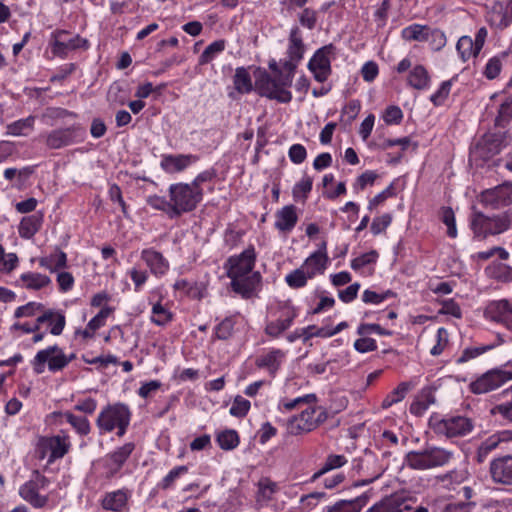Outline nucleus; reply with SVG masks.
<instances>
[{
	"label": "nucleus",
	"instance_id": "cd10ccee",
	"mask_svg": "<svg viewBox=\"0 0 512 512\" xmlns=\"http://www.w3.org/2000/svg\"><path fill=\"white\" fill-rule=\"evenodd\" d=\"M369 497L362 494L352 500H339L328 506L326 512H360L367 504Z\"/></svg>",
	"mask_w": 512,
	"mask_h": 512
},
{
	"label": "nucleus",
	"instance_id": "f03ea898",
	"mask_svg": "<svg viewBox=\"0 0 512 512\" xmlns=\"http://www.w3.org/2000/svg\"><path fill=\"white\" fill-rule=\"evenodd\" d=\"M293 77L294 73L289 70L279 72V75H270L264 71L256 79V89L261 96L280 103H289L292 100V94L288 88L292 84Z\"/></svg>",
	"mask_w": 512,
	"mask_h": 512
},
{
	"label": "nucleus",
	"instance_id": "bb28decb",
	"mask_svg": "<svg viewBox=\"0 0 512 512\" xmlns=\"http://www.w3.org/2000/svg\"><path fill=\"white\" fill-rule=\"evenodd\" d=\"M285 357V352L280 349H273L267 354L262 355L256 359V366L258 368H265L271 376H275L279 370L282 361Z\"/></svg>",
	"mask_w": 512,
	"mask_h": 512
},
{
	"label": "nucleus",
	"instance_id": "a211bd4d",
	"mask_svg": "<svg viewBox=\"0 0 512 512\" xmlns=\"http://www.w3.org/2000/svg\"><path fill=\"white\" fill-rule=\"evenodd\" d=\"M305 46L297 27L293 28L289 36L287 54L289 59L283 63V69L295 73L298 63L303 58Z\"/></svg>",
	"mask_w": 512,
	"mask_h": 512
},
{
	"label": "nucleus",
	"instance_id": "423d86ee",
	"mask_svg": "<svg viewBox=\"0 0 512 512\" xmlns=\"http://www.w3.org/2000/svg\"><path fill=\"white\" fill-rule=\"evenodd\" d=\"M453 453L440 447H428L421 451H410L405 455V464L414 470H428L446 465Z\"/></svg>",
	"mask_w": 512,
	"mask_h": 512
},
{
	"label": "nucleus",
	"instance_id": "6ab92c4d",
	"mask_svg": "<svg viewBox=\"0 0 512 512\" xmlns=\"http://www.w3.org/2000/svg\"><path fill=\"white\" fill-rule=\"evenodd\" d=\"M485 315L488 319L503 324L507 329L512 330V306L506 299L490 302Z\"/></svg>",
	"mask_w": 512,
	"mask_h": 512
},
{
	"label": "nucleus",
	"instance_id": "6e6d98bb",
	"mask_svg": "<svg viewBox=\"0 0 512 512\" xmlns=\"http://www.w3.org/2000/svg\"><path fill=\"white\" fill-rule=\"evenodd\" d=\"M390 297H395V293L391 290H387L383 293H377L367 289L363 292L362 300L367 304H379Z\"/></svg>",
	"mask_w": 512,
	"mask_h": 512
},
{
	"label": "nucleus",
	"instance_id": "0eeeda50",
	"mask_svg": "<svg viewBox=\"0 0 512 512\" xmlns=\"http://www.w3.org/2000/svg\"><path fill=\"white\" fill-rule=\"evenodd\" d=\"M66 355L58 345L49 346L35 355L32 366L36 374L45 371L46 364L50 372L61 371L65 368Z\"/></svg>",
	"mask_w": 512,
	"mask_h": 512
},
{
	"label": "nucleus",
	"instance_id": "473e14b6",
	"mask_svg": "<svg viewBox=\"0 0 512 512\" xmlns=\"http://www.w3.org/2000/svg\"><path fill=\"white\" fill-rule=\"evenodd\" d=\"M39 264L41 267L49 270L50 272H55L58 269L65 268L67 265V256L61 250H56L54 253L46 257H42L39 260Z\"/></svg>",
	"mask_w": 512,
	"mask_h": 512
},
{
	"label": "nucleus",
	"instance_id": "f257e3e1",
	"mask_svg": "<svg viewBox=\"0 0 512 512\" xmlns=\"http://www.w3.org/2000/svg\"><path fill=\"white\" fill-rule=\"evenodd\" d=\"M255 261L256 252L254 247L250 246L240 255L231 256L226 263L232 290L245 299L253 297L261 284V274L253 271Z\"/></svg>",
	"mask_w": 512,
	"mask_h": 512
},
{
	"label": "nucleus",
	"instance_id": "7ed1b4c3",
	"mask_svg": "<svg viewBox=\"0 0 512 512\" xmlns=\"http://www.w3.org/2000/svg\"><path fill=\"white\" fill-rule=\"evenodd\" d=\"M471 228L474 236L481 240L490 235L501 234L512 228V210L492 217L486 216L482 212H476L471 220Z\"/></svg>",
	"mask_w": 512,
	"mask_h": 512
},
{
	"label": "nucleus",
	"instance_id": "052dcab7",
	"mask_svg": "<svg viewBox=\"0 0 512 512\" xmlns=\"http://www.w3.org/2000/svg\"><path fill=\"white\" fill-rule=\"evenodd\" d=\"M442 221L447 226L448 236L451 238H455L457 236L455 215L450 207L442 208Z\"/></svg>",
	"mask_w": 512,
	"mask_h": 512
},
{
	"label": "nucleus",
	"instance_id": "79ce46f5",
	"mask_svg": "<svg viewBox=\"0 0 512 512\" xmlns=\"http://www.w3.org/2000/svg\"><path fill=\"white\" fill-rule=\"evenodd\" d=\"M429 27L413 24L403 29L402 37L408 41H426Z\"/></svg>",
	"mask_w": 512,
	"mask_h": 512
},
{
	"label": "nucleus",
	"instance_id": "2f4dec72",
	"mask_svg": "<svg viewBox=\"0 0 512 512\" xmlns=\"http://www.w3.org/2000/svg\"><path fill=\"white\" fill-rule=\"evenodd\" d=\"M408 84L417 90H424L429 87L430 76L422 65L415 66L408 75Z\"/></svg>",
	"mask_w": 512,
	"mask_h": 512
},
{
	"label": "nucleus",
	"instance_id": "39448f33",
	"mask_svg": "<svg viewBox=\"0 0 512 512\" xmlns=\"http://www.w3.org/2000/svg\"><path fill=\"white\" fill-rule=\"evenodd\" d=\"M131 412L125 404L116 403L106 406L98 415L96 425L100 434L117 429V435L122 437L129 426Z\"/></svg>",
	"mask_w": 512,
	"mask_h": 512
},
{
	"label": "nucleus",
	"instance_id": "864d4df0",
	"mask_svg": "<svg viewBox=\"0 0 512 512\" xmlns=\"http://www.w3.org/2000/svg\"><path fill=\"white\" fill-rule=\"evenodd\" d=\"M113 313V308L109 306L103 307L97 315H95L87 324L88 328L93 332L97 331L105 325L106 319Z\"/></svg>",
	"mask_w": 512,
	"mask_h": 512
},
{
	"label": "nucleus",
	"instance_id": "4be33fe9",
	"mask_svg": "<svg viewBox=\"0 0 512 512\" xmlns=\"http://www.w3.org/2000/svg\"><path fill=\"white\" fill-rule=\"evenodd\" d=\"M501 145V135L485 134L475 145L474 153L483 159H489L501 151Z\"/></svg>",
	"mask_w": 512,
	"mask_h": 512
},
{
	"label": "nucleus",
	"instance_id": "58836bf2",
	"mask_svg": "<svg viewBox=\"0 0 512 512\" xmlns=\"http://www.w3.org/2000/svg\"><path fill=\"white\" fill-rule=\"evenodd\" d=\"M456 49L463 61H467L471 57H476L480 53L476 52L475 42H473V39L469 36L460 37Z\"/></svg>",
	"mask_w": 512,
	"mask_h": 512
},
{
	"label": "nucleus",
	"instance_id": "5701e85b",
	"mask_svg": "<svg viewBox=\"0 0 512 512\" xmlns=\"http://www.w3.org/2000/svg\"><path fill=\"white\" fill-rule=\"evenodd\" d=\"M141 259L154 275H163L169 269L168 261L160 252L154 249H144L141 252Z\"/></svg>",
	"mask_w": 512,
	"mask_h": 512
},
{
	"label": "nucleus",
	"instance_id": "774afa93",
	"mask_svg": "<svg viewBox=\"0 0 512 512\" xmlns=\"http://www.w3.org/2000/svg\"><path fill=\"white\" fill-rule=\"evenodd\" d=\"M288 156L294 164H301L307 157L306 148L301 144H293L289 148Z\"/></svg>",
	"mask_w": 512,
	"mask_h": 512
},
{
	"label": "nucleus",
	"instance_id": "2eb2a0df",
	"mask_svg": "<svg viewBox=\"0 0 512 512\" xmlns=\"http://www.w3.org/2000/svg\"><path fill=\"white\" fill-rule=\"evenodd\" d=\"M316 412L315 407H309L303 410L299 415L290 418L287 423V432L291 435H301L316 429L317 422L314 421Z\"/></svg>",
	"mask_w": 512,
	"mask_h": 512
},
{
	"label": "nucleus",
	"instance_id": "a19ab883",
	"mask_svg": "<svg viewBox=\"0 0 512 512\" xmlns=\"http://www.w3.org/2000/svg\"><path fill=\"white\" fill-rule=\"evenodd\" d=\"M409 391V384L407 382L400 383L397 388L391 391L382 401V408L387 409L392 405L403 400Z\"/></svg>",
	"mask_w": 512,
	"mask_h": 512
},
{
	"label": "nucleus",
	"instance_id": "de8ad7c7",
	"mask_svg": "<svg viewBox=\"0 0 512 512\" xmlns=\"http://www.w3.org/2000/svg\"><path fill=\"white\" fill-rule=\"evenodd\" d=\"M172 317V313L161 303H156L153 305L151 321L154 324L158 326H164L172 320Z\"/></svg>",
	"mask_w": 512,
	"mask_h": 512
},
{
	"label": "nucleus",
	"instance_id": "72a5a7b5",
	"mask_svg": "<svg viewBox=\"0 0 512 512\" xmlns=\"http://www.w3.org/2000/svg\"><path fill=\"white\" fill-rule=\"evenodd\" d=\"M42 216L30 215L24 217L19 224V234L22 238L29 239L33 237L40 229Z\"/></svg>",
	"mask_w": 512,
	"mask_h": 512
},
{
	"label": "nucleus",
	"instance_id": "9d476101",
	"mask_svg": "<svg viewBox=\"0 0 512 512\" xmlns=\"http://www.w3.org/2000/svg\"><path fill=\"white\" fill-rule=\"evenodd\" d=\"M479 201L488 208L498 210L512 204V182L505 181L493 188L484 190Z\"/></svg>",
	"mask_w": 512,
	"mask_h": 512
},
{
	"label": "nucleus",
	"instance_id": "b1692460",
	"mask_svg": "<svg viewBox=\"0 0 512 512\" xmlns=\"http://www.w3.org/2000/svg\"><path fill=\"white\" fill-rule=\"evenodd\" d=\"M197 159L194 155H166L162 158L161 167L168 173L181 172Z\"/></svg>",
	"mask_w": 512,
	"mask_h": 512
},
{
	"label": "nucleus",
	"instance_id": "4c0bfd02",
	"mask_svg": "<svg viewBox=\"0 0 512 512\" xmlns=\"http://www.w3.org/2000/svg\"><path fill=\"white\" fill-rule=\"evenodd\" d=\"M234 87L241 94L252 91V81L249 72L244 67H239L233 77Z\"/></svg>",
	"mask_w": 512,
	"mask_h": 512
},
{
	"label": "nucleus",
	"instance_id": "4d7b16f0",
	"mask_svg": "<svg viewBox=\"0 0 512 512\" xmlns=\"http://www.w3.org/2000/svg\"><path fill=\"white\" fill-rule=\"evenodd\" d=\"M34 124V117L29 116L25 119H20L7 126V134L19 136L23 134V130L32 128Z\"/></svg>",
	"mask_w": 512,
	"mask_h": 512
},
{
	"label": "nucleus",
	"instance_id": "e2e57ef3",
	"mask_svg": "<svg viewBox=\"0 0 512 512\" xmlns=\"http://www.w3.org/2000/svg\"><path fill=\"white\" fill-rule=\"evenodd\" d=\"M258 487L259 493L266 500H270L278 490L277 484L271 481L269 478L261 479L258 483Z\"/></svg>",
	"mask_w": 512,
	"mask_h": 512
},
{
	"label": "nucleus",
	"instance_id": "dca6fc26",
	"mask_svg": "<svg viewBox=\"0 0 512 512\" xmlns=\"http://www.w3.org/2000/svg\"><path fill=\"white\" fill-rule=\"evenodd\" d=\"M489 473L494 483L512 485V455L493 459L490 463Z\"/></svg>",
	"mask_w": 512,
	"mask_h": 512
},
{
	"label": "nucleus",
	"instance_id": "c03bdc74",
	"mask_svg": "<svg viewBox=\"0 0 512 512\" xmlns=\"http://www.w3.org/2000/svg\"><path fill=\"white\" fill-rule=\"evenodd\" d=\"M64 416L67 422L82 436L90 433L91 427L88 419L82 416H76L70 412H65Z\"/></svg>",
	"mask_w": 512,
	"mask_h": 512
},
{
	"label": "nucleus",
	"instance_id": "3c124183",
	"mask_svg": "<svg viewBox=\"0 0 512 512\" xmlns=\"http://www.w3.org/2000/svg\"><path fill=\"white\" fill-rule=\"evenodd\" d=\"M250 401L238 395L234 398L232 406L230 407V414L232 416L242 418L245 417L250 409Z\"/></svg>",
	"mask_w": 512,
	"mask_h": 512
},
{
	"label": "nucleus",
	"instance_id": "603ef678",
	"mask_svg": "<svg viewBox=\"0 0 512 512\" xmlns=\"http://www.w3.org/2000/svg\"><path fill=\"white\" fill-rule=\"evenodd\" d=\"M435 51L441 50L446 45V36L440 29H431L427 33V40Z\"/></svg>",
	"mask_w": 512,
	"mask_h": 512
},
{
	"label": "nucleus",
	"instance_id": "f8f14e48",
	"mask_svg": "<svg viewBox=\"0 0 512 512\" xmlns=\"http://www.w3.org/2000/svg\"><path fill=\"white\" fill-rule=\"evenodd\" d=\"M509 380H512V371L492 369L473 381L470 384V390L474 394L488 393Z\"/></svg>",
	"mask_w": 512,
	"mask_h": 512
},
{
	"label": "nucleus",
	"instance_id": "7c9ffc66",
	"mask_svg": "<svg viewBox=\"0 0 512 512\" xmlns=\"http://www.w3.org/2000/svg\"><path fill=\"white\" fill-rule=\"evenodd\" d=\"M328 257L322 251L314 252L308 257L303 264L302 268L308 273V277L313 278L317 273H322L325 269Z\"/></svg>",
	"mask_w": 512,
	"mask_h": 512
},
{
	"label": "nucleus",
	"instance_id": "bf43d9fd",
	"mask_svg": "<svg viewBox=\"0 0 512 512\" xmlns=\"http://www.w3.org/2000/svg\"><path fill=\"white\" fill-rule=\"evenodd\" d=\"M452 87V80L444 81L440 88L431 95L430 100L435 106L442 105L448 98Z\"/></svg>",
	"mask_w": 512,
	"mask_h": 512
},
{
	"label": "nucleus",
	"instance_id": "20e7f679",
	"mask_svg": "<svg viewBox=\"0 0 512 512\" xmlns=\"http://www.w3.org/2000/svg\"><path fill=\"white\" fill-rule=\"evenodd\" d=\"M168 191L175 218L195 210L203 199V189L188 183L172 184Z\"/></svg>",
	"mask_w": 512,
	"mask_h": 512
},
{
	"label": "nucleus",
	"instance_id": "c9c22d12",
	"mask_svg": "<svg viewBox=\"0 0 512 512\" xmlns=\"http://www.w3.org/2000/svg\"><path fill=\"white\" fill-rule=\"evenodd\" d=\"M20 281L22 282L23 287L31 290H39L51 282L48 276L33 272L22 274L20 276Z\"/></svg>",
	"mask_w": 512,
	"mask_h": 512
},
{
	"label": "nucleus",
	"instance_id": "393cba45",
	"mask_svg": "<svg viewBox=\"0 0 512 512\" xmlns=\"http://www.w3.org/2000/svg\"><path fill=\"white\" fill-rule=\"evenodd\" d=\"M275 217V228L283 233L292 231L298 221L296 207L294 205L284 206L277 211Z\"/></svg>",
	"mask_w": 512,
	"mask_h": 512
},
{
	"label": "nucleus",
	"instance_id": "c756f323",
	"mask_svg": "<svg viewBox=\"0 0 512 512\" xmlns=\"http://www.w3.org/2000/svg\"><path fill=\"white\" fill-rule=\"evenodd\" d=\"M128 497V491L124 489L107 493L102 500V507L105 510L122 511L127 504Z\"/></svg>",
	"mask_w": 512,
	"mask_h": 512
},
{
	"label": "nucleus",
	"instance_id": "c85d7f7f",
	"mask_svg": "<svg viewBox=\"0 0 512 512\" xmlns=\"http://www.w3.org/2000/svg\"><path fill=\"white\" fill-rule=\"evenodd\" d=\"M46 446L50 450V462L55 459H60L69 451V437L67 435L50 437L46 441Z\"/></svg>",
	"mask_w": 512,
	"mask_h": 512
},
{
	"label": "nucleus",
	"instance_id": "680f3d73",
	"mask_svg": "<svg viewBox=\"0 0 512 512\" xmlns=\"http://www.w3.org/2000/svg\"><path fill=\"white\" fill-rule=\"evenodd\" d=\"M313 181L309 176L303 177L293 188L294 198L306 199L312 189Z\"/></svg>",
	"mask_w": 512,
	"mask_h": 512
},
{
	"label": "nucleus",
	"instance_id": "a878e982",
	"mask_svg": "<svg viewBox=\"0 0 512 512\" xmlns=\"http://www.w3.org/2000/svg\"><path fill=\"white\" fill-rule=\"evenodd\" d=\"M296 316V310L294 308H288L284 311L282 318L271 321L266 325L265 333L273 338L279 337L284 331L291 327Z\"/></svg>",
	"mask_w": 512,
	"mask_h": 512
},
{
	"label": "nucleus",
	"instance_id": "aec40b11",
	"mask_svg": "<svg viewBox=\"0 0 512 512\" xmlns=\"http://www.w3.org/2000/svg\"><path fill=\"white\" fill-rule=\"evenodd\" d=\"M410 500L403 494H392L374 504L367 512H404L411 509Z\"/></svg>",
	"mask_w": 512,
	"mask_h": 512
},
{
	"label": "nucleus",
	"instance_id": "0e129e2a",
	"mask_svg": "<svg viewBox=\"0 0 512 512\" xmlns=\"http://www.w3.org/2000/svg\"><path fill=\"white\" fill-rule=\"evenodd\" d=\"M378 257L376 251H370L368 253H364L361 256L353 259L351 261V268L354 270H360L364 266L374 263Z\"/></svg>",
	"mask_w": 512,
	"mask_h": 512
},
{
	"label": "nucleus",
	"instance_id": "f3484780",
	"mask_svg": "<svg viewBox=\"0 0 512 512\" xmlns=\"http://www.w3.org/2000/svg\"><path fill=\"white\" fill-rule=\"evenodd\" d=\"M473 429L471 419L463 416H455L441 420L437 424V430L444 433L447 437L464 436Z\"/></svg>",
	"mask_w": 512,
	"mask_h": 512
},
{
	"label": "nucleus",
	"instance_id": "ea45409f",
	"mask_svg": "<svg viewBox=\"0 0 512 512\" xmlns=\"http://www.w3.org/2000/svg\"><path fill=\"white\" fill-rule=\"evenodd\" d=\"M226 46L225 40H216L209 44L199 57V64L204 65L210 63L219 53L224 51Z\"/></svg>",
	"mask_w": 512,
	"mask_h": 512
},
{
	"label": "nucleus",
	"instance_id": "37998d69",
	"mask_svg": "<svg viewBox=\"0 0 512 512\" xmlns=\"http://www.w3.org/2000/svg\"><path fill=\"white\" fill-rule=\"evenodd\" d=\"M217 443L223 450H232L239 444V436L235 430H225L217 435Z\"/></svg>",
	"mask_w": 512,
	"mask_h": 512
},
{
	"label": "nucleus",
	"instance_id": "5fc2aeb1",
	"mask_svg": "<svg viewBox=\"0 0 512 512\" xmlns=\"http://www.w3.org/2000/svg\"><path fill=\"white\" fill-rule=\"evenodd\" d=\"M44 310V305L37 302H29L23 306L18 307L14 312L15 318L32 317L38 312Z\"/></svg>",
	"mask_w": 512,
	"mask_h": 512
},
{
	"label": "nucleus",
	"instance_id": "6e6552de",
	"mask_svg": "<svg viewBox=\"0 0 512 512\" xmlns=\"http://www.w3.org/2000/svg\"><path fill=\"white\" fill-rule=\"evenodd\" d=\"M48 484L49 480L35 470L31 479L20 487L19 495L34 508H43L48 503V496L41 495L39 491L46 488Z\"/></svg>",
	"mask_w": 512,
	"mask_h": 512
},
{
	"label": "nucleus",
	"instance_id": "69168bd1",
	"mask_svg": "<svg viewBox=\"0 0 512 512\" xmlns=\"http://www.w3.org/2000/svg\"><path fill=\"white\" fill-rule=\"evenodd\" d=\"M233 326H234V323H233L232 319L225 318L215 328L216 337L221 340L228 339L232 335Z\"/></svg>",
	"mask_w": 512,
	"mask_h": 512
},
{
	"label": "nucleus",
	"instance_id": "9b49d317",
	"mask_svg": "<svg viewBox=\"0 0 512 512\" xmlns=\"http://www.w3.org/2000/svg\"><path fill=\"white\" fill-rule=\"evenodd\" d=\"M48 320H55L53 327L50 329V333L55 336L60 335L65 327V315L62 312L55 311L52 309L45 310L42 315L37 317L36 322L33 325L28 323L16 322L11 326L10 330H21L23 333L26 334L35 333L39 331L40 325Z\"/></svg>",
	"mask_w": 512,
	"mask_h": 512
},
{
	"label": "nucleus",
	"instance_id": "09e8293b",
	"mask_svg": "<svg viewBox=\"0 0 512 512\" xmlns=\"http://www.w3.org/2000/svg\"><path fill=\"white\" fill-rule=\"evenodd\" d=\"M134 447L135 446L133 443H126L110 454V459L113 461L114 464H116V470H119L122 467V465L126 462V460L133 452Z\"/></svg>",
	"mask_w": 512,
	"mask_h": 512
},
{
	"label": "nucleus",
	"instance_id": "a18cd8bd",
	"mask_svg": "<svg viewBox=\"0 0 512 512\" xmlns=\"http://www.w3.org/2000/svg\"><path fill=\"white\" fill-rule=\"evenodd\" d=\"M170 203V199L166 200L164 197L158 195H152L147 198L148 205H150L152 208L156 210H160L166 213L170 219H174L175 215L173 212V207Z\"/></svg>",
	"mask_w": 512,
	"mask_h": 512
},
{
	"label": "nucleus",
	"instance_id": "1a4fd4ad",
	"mask_svg": "<svg viewBox=\"0 0 512 512\" xmlns=\"http://www.w3.org/2000/svg\"><path fill=\"white\" fill-rule=\"evenodd\" d=\"M335 51V46L328 44L318 49L310 59L308 69L316 81L325 82L331 75V58L335 56Z\"/></svg>",
	"mask_w": 512,
	"mask_h": 512
},
{
	"label": "nucleus",
	"instance_id": "49530a36",
	"mask_svg": "<svg viewBox=\"0 0 512 512\" xmlns=\"http://www.w3.org/2000/svg\"><path fill=\"white\" fill-rule=\"evenodd\" d=\"M308 279H311V277H308L307 271L302 267L292 271L285 278L288 286L294 289L304 287Z\"/></svg>",
	"mask_w": 512,
	"mask_h": 512
},
{
	"label": "nucleus",
	"instance_id": "8fccbe9b",
	"mask_svg": "<svg viewBox=\"0 0 512 512\" xmlns=\"http://www.w3.org/2000/svg\"><path fill=\"white\" fill-rule=\"evenodd\" d=\"M317 400L316 398V395L315 394H307V395H304V396H301V397H297L293 400H288V399H283L280 401L279 403V408L280 409H285L286 411H291L293 410L294 408H296L297 406L301 405V404H310V403H315Z\"/></svg>",
	"mask_w": 512,
	"mask_h": 512
},
{
	"label": "nucleus",
	"instance_id": "f704fd0d",
	"mask_svg": "<svg viewBox=\"0 0 512 512\" xmlns=\"http://www.w3.org/2000/svg\"><path fill=\"white\" fill-rule=\"evenodd\" d=\"M435 401V396L431 390H422L420 395L410 405V412L415 416H421Z\"/></svg>",
	"mask_w": 512,
	"mask_h": 512
},
{
	"label": "nucleus",
	"instance_id": "412c9836",
	"mask_svg": "<svg viewBox=\"0 0 512 512\" xmlns=\"http://www.w3.org/2000/svg\"><path fill=\"white\" fill-rule=\"evenodd\" d=\"M512 441V430L499 431L485 439L477 449L476 459L484 462L490 452L498 448L502 443Z\"/></svg>",
	"mask_w": 512,
	"mask_h": 512
},
{
	"label": "nucleus",
	"instance_id": "ddd939ff",
	"mask_svg": "<svg viewBox=\"0 0 512 512\" xmlns=\"http://www.w3.org/2000/svg\"><path fill=\"white\" fill-rule=\"evenodd\" d=\"M83 135L84 129L80 125L55 129L46 135L45 144L50 149H60L77 142Z\"/></svg>",
	"mask_w": 512,
	"mask_h": 512
},
{
	"label": "nucleus",
	"instance_id": "e433bc0d",
	"mask_svg": "<svg viewBox=\"0 0 512 512\" xmlns=\"http://www.w3.org/2000/svg\"><path fill=\"white\" fill-rule=\"evenodd\" d=\"M346 463H347V459L344 455L330 454L327 456L321 469L313 474L311 480L315 481L318 478H320L322 475H324L325 473H327L331 470L337 469V468H341Z\"/></svg>",
	"mask_w": 512,
	"mask_h": 512
},
{
	"label": "nucleus",
	"instance_id": "4468645a",
	"mask_svg": "<svg viewBox=\"0 0 512 512\" xmlns=\"http://www.w3.org/2000/svg\"><path fill=\"white\" fill-rule=\"evenodd\" d=\"M68 32L64 30L56 31L52 34L51 49L54 56L66 57L67 53L79 48L86 49L88 41L79 35L67 39Z\"/></svg>",
	"mask_w": 512,
	"mask_h": 512
},
{
	"label": "nucleus",
	"instance_id": "13d9d810",
	"mask_svg": "<svg viewBox=\"0 0 512 512\" xmlns=\"http://www.w3.org/2000/svg\"><path fill=\"white\" fill-rule=\"evenodd\" d=\"M494 346L493 345H484L480 347H468L463 350L461 356L457 359V363H465L467 361H470L481 354L491 350Z\"/></svg>",
	"mask_w": 512,
	"mask_h": 512
},
{
	"label": "nucleus",
	"instance_id": "338daca9",
	"mask_svg": "<svg viewBox=\"0 0 512 512\" xmlns=\"http://www.w3.org/2000/svg\"><path fill=\"white\" fill-rule=\"evenodd\" d=\"M391 221L392 217L390 214H383L382 216L374 218L370 227L372 233L374 235L382 233L390 225Z\"/></svg>",
	"mask_w": 512,
	"mask_h": 512
}]
</instances>
